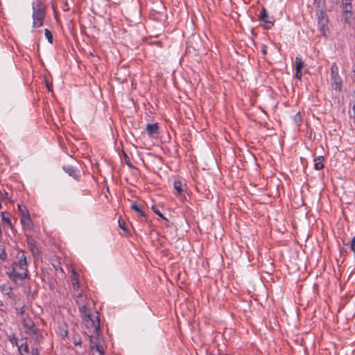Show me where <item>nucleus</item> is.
Returning <instances> with one entry per match:
<instances>
[{"label":"nucleus","mask_w":355,"mask_h":355,"mask_svg":"<svg viewBox=\"0 0 355 355\" xmlns=\"http://www.w3.org/2000/svg\"><path fill=\"white\" fill-rule=\"evenodd\" d=\"M79 311L83 320L87 323L88 325H91L94 328L95 332L97 334V337L99 336L100 331V319L98 316L95 318H92L90 314L89 308L86 305H83L79 307ZM99 338H97V340Z\"/></svg>","instance_id":"nucleus-1"},{"label":"nucleus","mask_w":355,"mask_h":355,"mask_svg":"<svg viewBox=\"0 0 355 355\" xmlns=\"http://www.w3.org/2000/svg\"><path fill=\"white\" fill-rule=\"evenodd\" d=\"M33 27L39 28L44 24L45 17L44 6L43 3L37 1L33 3Z\"/></svg>","instance_id":"nucleus-2"},{"label":"nucleus","mask_w":355,"mask_h":355,"mask_svg":"<svg viewBox=\"0 0 355 355\" xmlns=\"http://www.w3.org/2000/svg\"><path fill=\"white\" fill-rule=\"evenodd\" d=\"M28 272L27 267L14 262L12 266V271L8 272V275L13 282L17 283L18 280L25 279L28 275Z\"/></svg>","instance_id":"nucleus-3"},{"label":"nucleus","mask_w":355,"mask_h":355,"mask_svg":"<svg viewBox=\"0 0 355 355\" xmlns=\"http://www.w3.org/2000/svg\"><path fill=\"white\" fill-rule=\"evenodd\" d=\"M318 26L321 34L324 37H327L328 33V18L323 10H319L317 13Z\"/></svg>","instance_id":"nucleus-4"},{"label":"nucleus","mask_w":355,"mask_h":355,"mask_svg":"<svg viewBox=\"0 0 355 355\" xmlns=\"http://www.w3.org/2000/svg\"><path fill=\"white\" fill-rule=\"evenodd\" d=\"M331 80H332V88L336 91H340L343 81L339 76L338 68L335 62L332 63L331 66Z\"/></svg>","instance_id":"nucleus-5"},{"label":"nucleus","mask_w":355,"mask_h":355,"mask_svg":"<svg viewBox=\"0 0 355 355\" xmlns=\"http://www.w3.org/2000/svg\"><path fill=\"white\" fill-rule=\"evenodd\" d=\"M63 171L69 176L72 177L76 180H79L80 178V171L74 166L71 165H64L62 166Z\"/></svg>","instance_id":"nucleus-6"},{"label":"nucleus","mask_w":355,"mask_h":355,"mask_svg":"<svg viewBox=\"0 0 355 355\" xmlns=\"http://www.w3.org/2000/svg\"><path fill=\"white\" fill-rule=\"evenodd\" d=\"M271 17H269L268 12L265 8H262L260 15L259 20L265 23V28L267 29L270 28L273 26V21L270 20Z\"/></svg>","instance_id":"nucleus-7"},{"label":"nucleus","mask_w":355,"mask_h":355,"mask_svg":"<svg viewBox=\"0 0 355 355\" xmlns=\"http://www.w3.org/2000/svg\"><path fill=\"white\" fill-rule=\"evenodd\" d=\"M28 334L35 340L36 345H39L43 342L44 336L40 329L37 328Z\"/></svg>","instance_id":"nucleus-8"},{"label":"nucleus","mask_w":355,"mask_h":355,"mask_svg":"<svg viewBox=\"0 0 355 355\" xmlns=\"http://www.w3.org/2000/svg\"><path fill=\"white\" fill-rule=\"evenodd\" d=\"M20 220L24 230H31L33 229V223L29 214L21 217Z\"/></svg>","instance_id":"nucleus-9"},{"label":"nucleus","mask_w":355,"mask_h":355,"mask_svg":"<svg viewBox=\"0 0 355 355\" xmlns=\"http://www.w3.org/2000/svg\"><path fill=\"white\" fill-rule=\"evenodd\" d=\"M22 324L26 329V333L28 334L31 331L36 329L34 322L30 318H24L22 320Z\"/></svg>","instance_id":"nucleus-10"},{"label":"nucleus","mask_w":355,"mask_h":355,"mask_svg":"<svg viewBox=\"0 0 355 355\" xmlns=\"http://www.w3.org/2000/svg\"><path fill=\"white\" fill-rule=\"evenodd\" d=\"M184 186L185 184H183V183L179 180H176L173 182V188L181 198H185V196L183 194Z\"/></svg>","instance_id":"nucleus-11"},{"label":"nucleus","mask_w":355,"mask_h":355,"mask_svg":"<svg viewBox=\"0 0 355 355\" xmlns=\"http://www.w3.org/2000/svg\"><path fill=\"white\" fill-rule=\"evenodd\" d=\"M146 131L150 137L159 134V126L157 123H148L146 126Z\"/></svg>","instance_id":"nucleus-12"},{"label":"nucleus","mask_w":355,"mask_h":355,"mask_svg":"<svg viewBox=\"0 0 355 355\" xmlns=\"http://www.w3.org/2000/svg\"><path fill=\"white\" fill-rule=\"evenodd\" d=\"M17 261L15 262L17 263V264L22 265V266H24L28 267L26 257L23 250H20L17 252Z\"/></svg>","instance_id":"nucleus-13"},{"label":"nucleus","mask_w":355,"mask_h":355,"mask_svg":"<svg viewBox=\"0 0 355 355\" xmlns=\"http://www.w3.org/2000/svg\"><path fill=\"white\" fill-rule=\"evenodd\" d=\"M17 347L21 355H27L29 354L28 345L26 341L19 344Z\"/></svg>","instance_id":"nucleus-14"},{"label":"nucleus","mask_w":355,"mask_h":355,"mask_svg":"<svg viewBox=\"0 0 355 355\" xmlns=\"http://www.w3.org/2000/svg\"><path fill=\"white\" fill-rule=\"evenodd\" d=\"M27 243L28 245V248L33 254H36L38 253L39 250L35 244V241L32 238H28Z\"/></svg>","instance_id":"nucleus-15"},{"label":"nucleus","mask_w":355,"mask_h":355,"mask_svg":"<svg viewBox=\"0 0 355 355\" xmlns=\"http://www.w3.org/2000/svg\"><path fill=\"white\" fill-rule=\"evenodd\" d=\"M324 157L322 156H318L314 159V168L315 170H321L324 168Z\"/></svg>","instance_id":"nucleus-16"},{"label":"nucleus","mask_w":355,"mask_h":355,"mask_svg":"<svg viewBox=\"0 0 355 355\" xmlns=\"http://www.w3.org/2000/svg\"><path fill=\"white\" fill-rule=\"evenodd\" d=\"M1 215L2 221L5 224L8 225L10 228H12V223H11V220H10V218L9 217V213L8 212H2Z\"/></svg>","instance_id":"nucleus-17"},{"label":"nucleus","mask_w":355,"mask_h":355,"mask_svg":"<svg viewBox=\"0 0 355 355\" xmlns=\"http://www.w3.org/2000/svg\"><path fill=\"white\" fill-rule=\"evenodd\" d=\"M0 291L3 295H6L10 297V294L12 293V288L10 286L7 284L1 285Z\"/></svg>","instance_id":"nucleus-18"},{"label":"nucleus","mask_w":355,"mask_h":355,"mask_svg":"<svg viewBox=\"0 0 355 355\" xmlns=\"http://www.w3.org/2000/svg\"><path fill=\"white\" fill-rule=\"evenodd\" d=\"M132 210L135 211L141 217H146V214L142 209L137 205V203H132L130 206Z\"/></svg>","instance_id":"nucleus-19"},{"label":"nucleus","mask_w":355,"mask_h":355,"mask_svg":"<svg viewBox=\"0 0 355 355\" xmlns=\"http://www.w3.org/2000/svg\"><path fill=\"white\" fill-rule=\"evenodd\" d=\"M90 340V348L92 350H98V349L101 347V345L96 341L93 340V337L92 336H89Z\"/></svg>","instance_id":"nucleus-20"},{"label":"nucleus","mask_w":355,"mask_h":355,"mask_svg":"<svg viewBox=\"0 0 355 355\" xmlns=\"http://www.w3.org/2000/svg\"><path fill=\"white\" fill-rule=\"evenodd\" d=\"M8 259L7 253L6 252L5 246L0 245V260L2 261H6Z\"/></svg>","instance_id":"nucleus-21"},{"label":"nucleus","mask_w":355,"mask_h":355,"mask_svg":"<svg viewBox=\"0 0 355 355\" xmlns=\"http://www.w3.org/2000/svg\"><path fill=\"white\" fill-rule=\"evenodd\" d=\"M295 70L296 71H298V70H302V69L304 67V62L303 60H302V58L299 56H297L295 58Z\"/></svg>","instance_id":"nucleus-22"},{"label":"nucleus","mask_w":355,"mask_h":355,"mask_svg":"<svg viewBox=\"0 0 355 355\" xmlns=\"http://www.w3.org/2000/svg\"><path fill=\"white\" fill-rule=\"evenodd\" d=\"M18 210H19V212L20 213L21 217L29 214V211H28L27 207L22 205H18Z\"/></svg>","instance_id":"nucleus-23"},{"label":"nucleus","mask_w":355,"mask_h":355,"mask_svg":"<svg viewBox=\"0 0 355 355\" xmlns=\"http://www.w3.org/2000/svg\"><path fill=\"white\" fill-rule=\"evenodd\" d=\"M293 121L296 126L298 127L301 125L302 117L300 112H297V114H295V116L293 118Z\"/></svg>","instance_id":"nucleus-24"},{"label":"nucleus","mask_w":355,"mask_h":355,"mask_svg":"<svg viewBox=\"0 0 355 355\" xmlns=\"http://www.w3.org/2000/svg\"><path fill=\"white\" fill-rule=\"evenodd\" d=\"M71 282H72L73 288H75V289L78 288L79 283H78V275L75 272L73 275Z\"/></svg>","instance_id":"nucleus-25"},{"label":"nucleus","mask_w":355,"mask_h":355,"mask_svg":"<svg viewBox=\"0 0 355 355\" xmlns=\"http://www.w3.org/2000/svg\"><path fill=\"white\" fill-rule=\"evenodd\" d=\"M152 209H153V211L156 214H157V215H158L161 218H162V219L165 220H166V222L167 223H169L168 220L166 218H165V217L164 216V215L160 212V211H159V209H158L155 206H153V207H152Z\"/></svg>","instance_id":"nucleus-26"},{"label":"nucleus","mask_w":355,"mask_h":355,"mask_svg":"<svg viewBox=\"0 0 355 355\" xmlns=\"http://www.w3.org/2000/svg\"><path fill=\"white\" fill-rule=\"evenodd\" d=\"M44 35H45L46 37L47 38L48 42L49 43L52 44L53 43V35H52L51 32L49 29L46 28L44 30Z\"/></svg>","instance_id":"nucleus-27"},{"label":"nucleus","mask_w":355,"mask_h":355,"mask_svg":"<svg viewBox=\"0 0 355 355\" xmlns=\"http://www.w3.org/2000/svg\"><path fill=\"white\" fill-rule=\"evenodd\" d=\"M118 223L120 228H121L125 232H128V226L124 220L119 219Z\"/></svg>","instance_id":"nucleus-28"},{"label":"nucleus","mask_w":355,"mask_h":355,"mask_svg":"<svg viewBox=\"0 0 355 355\" xmlns=\"http://www.w3.org/2000/svg\"><path fill=\"white\" fill-rule=\"evenodd\" d=\"M72 341L76 346H80L82 344L81 338L78 335L73 336Z\"/></svg>","instance_id":"nucleus-29"},{"label":"nucleus","mask_w":355,"mask_h":355,"mask_svg":"<svg viewBox=\"0 0 355 355\" xmlns=\"http://www.w3.org/2000/svg\"><path fill=\"white\" fill-rule=\"evenodd\" d=\"M9 340L12 345L17 346L19 344L18 338L15 335L10 336Z\"/></svg>","instance_id":"nucleus-30"},{"label":"nucleus","mask_w":355,"mask_h":355,"mask_svg":"<svg viewBox=\"0 0 355 355\" xmlns=\"http://www.w3.org/2000/svg\"><path fill=\"white\" fill-rule=\"evenodd\" d=\"M343 11H344L346 14L351 13V10H352V5H351V4H349V5H343Z\"/></svg>","instance_id":"nucleus-31"},{"label":"nucleus","mask_w":355,"mask_h":355,"mask_svg":"<svg viewBox=\"0 0 355 355\" xmlns=\"http://www.w3.org/2000/svg\"><path fill=\"white\" fill-rule=\"evenodd\" d=\"M124 154V159H125V164L129 166V167H133L131 162H130V159L129 158V157L125 154V153H123Z\"/></svg>","instance_id":"nucleus-32"},{"label":"nucleus","mask_w":355,"mask_h":355,"mask_svg":"<svg viewBox=\"0 0 355 355\" xmlns=\"http://www.w3.org/2000/svg\"><path fill=\"white\" fill-rule=\"evenodd\" d=\"M314 3L316 4L318 8H320V10H323L324 4L321 0H314Z\"/></svg>","instance_id":"nucleus-33"},{"label":"nucleus","mask_w":355,"mask_h":355,"mask_svg":"<svg viewBox=\"0 0 355 355\" xmlns=\"http://www.w3.org/2000/svg\"><path fill=\"white\" fill-rule=\"evenodd\" d=\"M261 51L263 55H266L267 54V46L266 44L261 45Z\"/></svg>","instance_id":"nucleus-34"},{"label":"nucleus","mask_w":355,"mask_h":355,"mask_svg":"<svg viewBox=\"0 0 355 355\" xmlns=\"http://www.w3.org/2000/svg\"><path fill=\"white\" fill-rule=\"evenodd\" d=\"M302 76V70L296 71V72H295V77H296V78H297L298 80H301Z\"/></svg>","instance_id":"nucleus-35"},{"label":"nucleus","mask_w":355,"mask_h":355,"mask_svg":"<svg viewBox=\"0 0 355 355\" xmlns=\"http://www.w3.org/2000/svg\"><path fill=\"white\" fill-rule=\"evenodd\" d=\"M31 355H39L38 349L37 347L32 348Z\"/></svg>","instance_id":"nucleus-36"},{"label":"nucleus","mask_w":355,"mask_h":355,"mask_svg":"<svg viewBox=\"0 0 355 355\" xmlns=\"http://www.w3.org/2000/svg\"><path fill=\"white\" fill-rule=\"evenodd\" d=\"M97 352L99 353L100 355H105L104 349L103 346H101Z\"/></svg>","instance_id":"nucleus-37"},{"label":"nucleus","mask_w":355,"mask_h":355,"mask_svg":"<svg viewBox=\"0 0 355 355\" xmlns=\"http://www.w3.org/2000/svg\"><path fill=\"white\" fill-rule=\"evenodd\" d=\"M342 4L343 6L351 4V0H342Z\"/></svg>","instance_id":"nucleus-38"},{"label":"nucleus","mask_w":355,"mask_h":355,"mask_svg":"<svg viewBox=\"0 0 355 355\" xmlns=\"http://www.w3.org/2000/svg\"><path fill=\"white\" fill-rule=\"evenodd\" d=\"M68 334V331L67 330H64L62 333H61V335L62 337H66Z\"/></svg>","instance_id":"nucleus-39"},{"label":"nucleus","mask_w":355,"mask_h":355,"mask_svg":"<svg viewBox=\"0 0 355 355\" xmlns=\"http://www.w3.org/2000/svg\"><path fill=\"white\" fill-rule=\"evenodd\" d=\"M46 85L49 90H51V85L47 81H46Z\"/></svg>","instance_id":"nucleus-40"},{"label":"nucleus","mask_w":355,"mask_h":355,"mask_svg":"<svg viewBox=\"0 0 355 355\" xmlns=\"http://www.w3.org/2000/svg\"><path fill=\"white\" fill-rule=\"evenodd\" d=\"M5 196H6V198H8V193H5Z\"/></svg>","instance_id":"nucleus-41"}]
</instances>
